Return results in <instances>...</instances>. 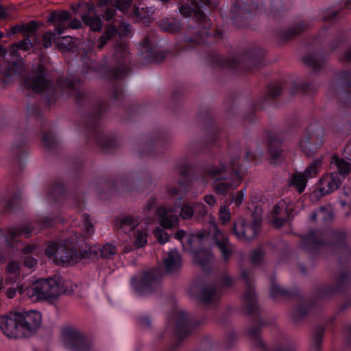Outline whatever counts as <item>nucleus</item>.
<instances>
[{"mask_svg":"<svg viewBox=\"0 0 351 351\" xmlns=\"http://www.w3.org/2000/svg\"><path fill=\"white\" fill-rule=\"evenodd\" d=\"M68 28L78 29L81 27V22L78 19H73L67 24Z\"/></svg>","mask_w":351,"mask_h":351,"instance_id":"54","label":"nucleus"},{"mask_svg":"<svg viewBox=\"0 0 351 351\" xmlns=\"http://www.w3.org/2000/svg\"><path fill=\"white\" fill-rule=\"evenodd\" d=\"M164 265L167 273L177 272L182 266L181 257L176 250H169L164 258Z\"/></svg>","mask_w":351,"mask_h":351,"instance_id":"18","label":"nucleus"},{"mask_svg":"<svg viewBox=\"0 0 351 351\" xmlns=\"http://www.w3.org/2000/svg\"><path fill=\"white\" fill-rule=\"evenodd\" d=\"M19 47V49L24 51L29 50L32 46V43L29 38H24L19 43H16Z\"/></svg>","mask_w":351,"mask_h":351,"instance_id":"47","label":"nucleus"},{"mask_svg":"<svg viewBox=\"0 0 351 351\" xmlns=\"http://www.w3.org/2000/svg\"><path fill=\"white\" fill-rule=\"evenodd\" d=\"M160 28L169 33H176L180 29V22L175 19H165L160 23Z\"/></svg>","mask_w":351,"mask_h":351,"instance_id":"29","label":"nucleus"},{"mask_svg":"<svg viewBox=\"0 0 351 351\" xmlns=\"http://www.w3.org/2000/svg\"><path fill=\"white\" fill-rule=\"evenodd\" d=\"M197 235H187L184 241H182V245L184 250L191 254L194 262H195L197 258V253L195 247V244L197 241Z\"/></svg>","mask_w":351,"mask_h":351,"instance_id":"28","label":"nucleus"},{"mask_svg":"<svg viewBox=\"0 0 351 351\" xmlns=\"http://www.w3.org/2000/svg\"><path fill=\"white\" fill-rule=\"evenodd\" d=\"M35 249H36L35 245H29L23 249V253H24L28 256L30 253L33 252Z\"/></svg>","mask_w":351,"mask_h":351,"instance_id":"61","label":"nucleus"},{"mask_svg":"<svg viewBox=\"0 0 351 351\" xmlns=\"http://www.w3.org/2000/svg\"><path fill=\"white\" fill-rule=\"evenodd\" d=\"M71 18V14L66 10H56L50 13L47 22L54 25V31L61 35L68 29V21Z\"/></svg>","mask_w":351,"mask_h":351,"instance_id":"12","label":"nucleus"},{"mask_svg":"<svg viewBox=\"0 0 351 351\" xmlns=\"http://www.w3.org/2000/svg\"><path fill=\"white\" fill-rule=\"evenodd\" d=\"M180 13L185 18L196 21L197 16V0H180Z\"/></svg>","mask_w":351,"mask_h":351,"instance_id":"21","label":"nucleus"},{"mask_svg":"<svg viewBox=\"0 0 351 351\" xmlns=\"http://www.w3.org/2000/svg\"><path fill=\"white\" fill-rule=\"evenodd\" d=\"M213 238L215 239L217 245L220 249L224 258H228L230 250L229 247L228 240L226 235L216 228L215 226H213Z\"/></svg>","mask_w":351,"mask_h":351,"instance_id":"23","label":"nucleus"},{"mask_svg":"<svg viewBox=\"0 0 351 351\" xmlns=\"http://www.w3.org/2000/svg\"><path fill=\"white\" fill-rule=\"evenodd\" d=\"M19 47L16 43L12 44L8 50H7L3 45H0V58L3 57L7 53L10 56L17 57L19 56Z\"/></svg>","mask_w":351,"mask_h":351,"instance_id":"40","label":"nucleus"},{"mask_svg":"<svg viewBox=\"0 0 351 351\" xmlns=\"http://www.w3.org/2000/svg\"><path fill=\"white\" fill-rule=\"evenodd\" d=\"M332 214L330 208L322 207L315 211L311 216L312 220L318 218L323 221H326L332 218Z\"/></svg>","mask_w":351,"mask_h":351,"instance_id":"34","label":"nucleus"},{"mask_svg":"<svg viewBox=\"0 0 351 351\" xmlns=\"http://www.w3.org/2000/svg\"><path fill=\"white\" fill-rule=\"evenodd\" d=\"M292 206L287 205L285 201H280L273 208L274 215V224L276 227L281 226L285 221L290 216Z\"/></svg>","mask_w":351,"mask_h":351,"instance_id":"15","label":"nucleus"},{"mask_svg":"<svg viewBox=\"0 0 351 351\" xmlns=\"http://www.w3.org/2000/svg\"><path fill=\"white\" fill-rule=\"evenodd\" d=\"M345 174L340 173L338 171V173L332 172L324 176L319 181L318 189L315 191V195L323 196L337 190L341 184Z\"/></svg>","mask_w":351,"mask_h":351,"instance_id":"11","label":"nucleus"},{"mask_svg":"<svg viewBox=\"0 0 351 351\" xmlns=\"http://www.w3.org/2000/svg\"><path fill=\"white\" fill-rule=\"evenodd\" d=\"M45 254L57 264L74 263L81 258V256L76 252L75 245L67 240L60 243H49Z\"/></svg>","mask_w":351,"mask_h":351,"instance_id":"2","label":"nucleus"},{"mask_svg":"<svg viewBox=\"0 0 351 351\" xmlns=\"http://www.w3.org/2000/svg\"><path fill=\"white\" fill-rule=\"evenodd\" d=\"M282 293L283 291L280 287L277 285L272 286L271 289V295L272 297H275L276 295H280Z\"/></svg>","mask_w":351,"mask_h":351,"instance_id":"57","label":"nucleus"},{"mask_svg":"<svg viewBox=\"0 0 351 351\" xmlns=\"http://www.w3.org/2000/svg\"><path fill=\"white\" fill-rule=\"evenodd\" d=\"M117 34V29L115 25H110L104 34L98 39L97 49L101 50L106 45L107 42Z\"/></svg>","mask_w":351,"mask_h":351,"instance_id":"30","label":"nucleus"},{"mask_svg":"<svg viewBox=\"0 0 351 351\" xmlns=\"http://www.w3.org/2000/svg\"><path fill=\"white\" fill-rule=\"evenodd\" d=\"M83 226L88 235H90L94 232L93 226L90 223L88 216L86 215H83Z\"/></svg>","mask_w":351,"mask_h":351,"instance_id":"45","label":"nucleus"},{"mask_svg":"<svg viewBox=\"0 0 351 351\" xmlns=\"http://www.w3.org/2000/svg\"><path fill=\"white\" fill-rule=\"evenodd\" d=\"M154 13V9L152 7H141L134 5L130 15L134 21L143 24L149 23L152 19V15Z\"/></svg>","mask_w":351,"mask_h":351,"instance_id":"19","label":"nucleus"},{"mask_svg":"<svg viewBox=\"0 0 351 351\" xmlns=\"http://www.w3.org/2000/svg\"><path fill=\"white\" fill-rule=\"evenodd\" d=\"M56 32H47L43 36V46L45 48H49L51 46L53 40L56 39Z\"/></svg>","mask_w":351,"mask_h":351,"instance_id":"41","label":"nucleus"},{"mask_svg":"<svg viewBox=\"0 0 351 351\" xmlns=\"http://www.w3.org/2000/svg\"><path fill=\"white\" fill-rule=\"evenodd\" d=\"M211 348L210 341L206 338L201 339L199 342V351H211Z\"/></svg>","mask_w":351,"mask_h":351,"instance_id":"49","label":"nucleus"},{"mask_svg":"<svg viewBox=\"0 0 351 351\" xmlns=\"http://www.w3.org/2000/svg\"><path fill=\"white\" fill-rule=\"evenodd\" d=\"M37 265V261L35 258L28 255L24 259V265L27 268H33Z\"/></svg>","mask_w":351,"mask_h":351,"instance_id":"51","label":"nucleus"},{"mask_svg":"<svg viewBox=\"0 0 351 351\" xmlns=\"http://www.w3.org/2000/svg\"><path fill=\"white\" fill-rule=\"evenodd\" d=\"M66 346L69 351H93L92 341L80 330L71 328L66 332Z\"/></svg>","mask_w":351,"mask_h":351,"instance_id":"6","label":"nucleus"},{"mask_svg":"<svg viewBox=\"0 0 351 351\" xmlns=\"http://www.w3.org/2000/svg\"><path fill=\"white\" fill-rule=\"evenodd\" d=\"M321 167V160H315L312 163L309 165L308 167L304 171V176L306 178V179L312 178L315 177L319 171Z\"/></svg>","mask_w":351,"mask_h":351,"instance_id":"33","label":"nucleus"},{"mask_svg":"<svg viewBox=\"0 0 351 351\" xmlns=\"http://www.w3.org/2000/svg\"><path fill=\"white\" fill-rule=\"evenodd\" d=\"M83 22L95 32L100 31L102 27V21L100 17L96 14L94 6L91 3L84 5V12L81 15Z\"/></svg>","mask_w":351,"mask_h":351,"instance_id":"13","label":"nucleus"},{"mask_svg":"<svg viewBox=\"0 0 351 351\" xmlns=\"http://www.w3.org/2000/svg\"><path fill=\"white\" fill-rule=\"evenodd\" d=\"M241 183L239 175L235 174L233 178L217 179L214 182V188L217 192L223 194L237 188Z\"/></svg>","mask_w":351,"mask_h":351,"instance_id":"16","label":"nucleus"},{"mask_svg":"<svg viewBox=\"0 0 351 351\" xmlns=\"http://www.w3.org/2000/svg\"><path fill=\"white\" fill-rule=\"evenodd\" d=\"M167 192L169 194L174 195L178 194V189L175 186H171L168 189Z\"/></svg>","mask_w":351,"mask_h":351,"instance_id":"63","label":"nucleus"},{"mask_svg":"<svg viewBox=\"0 0 351 351\" xmlns=\"http://www.w3.org/2000/svg\"><path fill=\"white\" fill-rule=\"evenodd\" d=\"M132 1V0H114V3L112 5L104 8V13L103 14L104 19L108 21L113 19L117 12L116 8L123 13L126 12L130 7Z\"/></svg>","mask_w":351,"mask_h":351,"instance_id":"20","label":"nucleus"},{"mask_svg":"<svg viewBox=\"0 0 351 351\" xmlns=\"http://www.w3.org/2000/svg\"><path fill=\"white\" fill-rule=\"evenodd\" d=\"M187 237L186 232L182 230H180L176 232L175 237L180 240L182 243V241H184L186 237Z\"/></svg>","mask_w":351,"mask_h":351,"instance_id":"56","label":"nucleus"},{"mask_svg":"<svg viewBox=\"0 0 351 351\" xmlns=\"http://www.w3.org/2000/svg\"><path fill=\"white\" fill-rule=\"evenodd\" d=\"M197 32L195 27H188L186 29L184 41L186 43H193L195 41Z\"/></svg>","mask_w":351,"mask_h":351,"instance_id":"43","label":"nucleus"},{"mask_svg":"<svg viewBox=\"0 0 351 351\" xmlns=\"http://www.w3.org/2000/svg\"><path fill=\"white\" fill-rule=\"evenodd\" d=\"M53 220L49 217H46L43 221V227H51L53 225Z\"/></svg>","mask_w":351,"mask_h":351,"instance_id":"62","label":"nucleus"},{"mask_svg":"<svg viewBox=\"0 0 351 351\" xmlns=\"http://www.w3.org/2000/svg\"><path fill=\"white\" fill-rule=\"evenodd\" d=\"M26 295L33 302L57 299L66 291L60 278L40 279L25 289Z\"/></svg>","mask_w":351,"mask_h":351,"instance_id":"1","label":"nucleus"},{"mask_svg":"<svg viewBox=\"0 0 351 351\" xmlns=\"http://www.w3.org/2000/svg\"><path fill=\"white\" fill-rule=\"evenodd\" d=\"M210 20L204 14L199 11V29L202 27V34H207L208 30L210 27Z\"/></svg>","mask_w":351,"mask_h":351,"instance_id":"38","label":"nucleus"},{"mask_svg":"<svg viewBox=\"0 0 351 351\" xmlns=\"http://www.w3.org/2000/svg\"><path fill=\"white\" fill-rule=\"evenodd\" d=\"M22 32L23 33V27L22 25H16L10 28V32L8 33V36H10L16 33Z\"/></svg>","mask_w":351,"mask_h":351,"instance_id":"55","label":"nucleus"},{"mask_svg":"<svg viewBox=\"0 0 351 351\" xmlns=\"http://www.w3.org/2000/svg\"><path fill=\"white\" fill-rule=\"evenodd\" d=\"M204 200L210 206H214L216 202V200L213 195H206Z\"/></svg>","mask_w":351,"mask_h":351,"instance_id":"60","label":"nucleus"},{"mask_svg":"<svg viewBox=\"0 0 351 351\" xmlns=\"http://www.w3.org/2000/svg\"><path fill=\"white\" fill-rule=\"evenodd\" d=\"M130 238L132 239L134 245L138 248L144 247L147 243V234L139 226L130 234Z\"/></svg>","mask_w":351,"mask_h":351,"instance_id":"26","label":"nucleus"},{"mask_svg":"<svg viewBox=\"0 0 351 351\" xmlns=\"http://www.w3.org/2000/svg\"><path fill=\"white\" fill-rule=\"evenodd\" d=\"M132 284L135 291L141 296H146L161 290V285L156 271L143 273L139 278H133Z\"/></svg>","mask_w":351,"mask_h":351,"instance_id":"3","label":"nucleus"},{"mask_svg":"<svg viewBox=\"0 0 351 351\" xmlns=\"http://www.w3.org/2000/svg\"><path fill=\"white\" fill-rule=\"evenodd\" d=\"M313 344H314V347L315 348V349L319 348V347L321 344V337L320 336H317L315 337Z\"/></svg>","mask_w":351,"mask_h":351,"instance_id":"64","label":"nucleus"},{"mask_svg":"<svg viewBox=\"0 0 351 351\" xmlns=\"http://www.w3.org/2000/svg\"><path fill=\"white\" fill-rule=\"evenodd\" d=\"M263 256V253L261 252V250H256V251H254L252 254V261L253 262H257Z\"/></svg>","mask_w":351,"mask_h":351,"instance_id":"58","label":"nucleus"},{"mask_svg":"<svg viewBox=\"0 0 351 351\" xmlns=\"http://www.w3.org/2000/svg\"><path fill=\"white\" fill-rule=\"evenodd\" d=\"M22 27L23 36L29 38L34 35L38 28V24L35 21H31L27 24H23Z\"/></svg>","mask_w":351,"mask_h":351,"instance_id":"37","label":"nucleus"},{"mask_svg":"<svg viewBox=\"0 0 351 351\" xmlns=\"http://www.w3.org/2000/svg\"><path fill=\"white\" fill-rule=\"evenodd\" d=\"M114 226L123 232L131 234L139 224L132 216H123L115 220Z\"/></svg>","mask_w":351,"mask_h":351,"instance_id":"22","label":"nucleus"},{"mask_svg":"<svg viewBox=\"0 0 351 351\" xmlns=\"http://www.w3.org/2000/svg\"><path fill=\"white\" fill-rule=\"evenodd\" d=\"M244 300L246 305L252 307L256 302V297L254 291H249L244 296Z\"/></svg>","mask_w":351,"mask_h":351,"instance_id":"48","label":"nucleus"},{"mask_svg":"<svg viewBox=\"0 0 351 351\" xmlns=\"http://www.w3.org/2000/svg\"><path fill=\"white\" fill-rule=\"evenodd\" d=\"M324 131L322 128L310 129L300 139L298 147L306 155H311L322 147L324 142Z\"/></svg>","mask_w":351,"mask_h":351,"instance_id":"4","label":"nucleus"},{"mask_svg":"<svg viewBox=\"0 0 351 351\" xmlns=\"http://www.w3.org/2000/svg\"><path fill=\"white\" fill-rule=\"evenodd\" d=\"M43 141V143L47 147L53 146L56 143L57 141L55 136L50 132L44 135Z\"/></svg>","mask_w":351,"mask_h":351,"instance_id":"46","label":"nucleus"},{"mask_svg":"<svg viewBox=\"0 0 351 351\" xmlns=\"http://www.w3.org/2000/svg\"><path fill=\"white\" fill-rule=\"evenodd\" d=\"M176 208H162L159 210V221L164 228H171L178 226L179 218Z\"/></svg>","mask_w":351,"mask_h":351,"instance_id":"17","label":"nucleus"},{"mask_svg":"<svg viewBox=\"0 0 351 351\" xmlns=\"http://www.w3.org/2000/svg\"><path fill=\"white\" fill-rule=\"evenodd\" d=\"M245 193L241 190L239 191L234 197H232V202L234 203L237 206H240L244 201Z\"/></svg>","mask_w":351,"mask_h":351,"instance_id":"50","label":"nucleus"},{"mask_svg":"<svg viewBox=\"0 0 351 351\" xmlns=\"http://www.w3.org/2000/svg\"><path fill=\"white\" fill-rule=\"evenodd\" d=\"M306 182L307 179L303 173H296L292 176L290 184L294 186L299 193H302L306 187Z\"/></svg>","mask_w":351,"mask_h":351,"instance_id":"31","label":"nucleus"},{"mask_svg":"<svg viewBox=\"0 0 351 351\" xmlns=\"http://www.w3.org/2000/svg\"><path fill=\"white\" fill-rule=\"evenodd\" d=\"M112 60L114 65L112 71L113 77L117 79L123 77L128 72L130 62V53L125 45L121 43L114 46Z\"/></svg>","mask_w":351,"mask_h":351,"instance_id":"5","label":"nucleus"},{"mask_svg":"<svg viewBox=\"0 0 351 351\" xmlns=\"http://www.w3.org/2000/svg\"><path fill=\"white\" fill-rule=\"evenodd\" d=\"M117 250L114 245L107 243L99 250L100 256L103 258L112 259L117 254Z\"/></svg>","mask_w":351,"mask_h":351,"instance_id":"32","label":"nucleus"},{"mask_svg":"<svg viewBox=\"0 0 351 351\" xmlns=\"http://www.w3.org/2000/svg\"><path fill=\"white\" fill-rule=\"evenodd\" d=\"M154 235L158 242L162 244L167 243L169 239V234L160 228H158L155 230Z\"/></svg>","mask_w":351,"mask_h":351,"instance_id":"42","label":"nucleus"},{"mask_svg":"<svg viewBox=\"0 0 351 351\" xmlns=\"http://www.w3.org/2000/svg\"><path fill=\"white\" fill-rule=\"evenodd\" d=\"M17 312L23 338L32 336L40 325V313L36 311Z\"/></svg>","mask_w":351,"mask_h":351,"instance_id":"7","label":"nucleus"},{"mask_svg":"<svg viewBox=\"0 0 351 351\" xmlns=\"http://www.w3.org/2000/svg\"><path fill=\"white\" fill-rule=\"evenodd\" d=\"M260 230L258 221L247 223L243 219H239L233 224V231L237 238L243 242H249L255 238Z\"/></svg>","mask_w":351,"mask_h":351,"instance_id":"10","label":"nucleus"},{"mask_svg":"<svg viewBox=\"0 0 351 351\" xmlns=\"http://www.w3.org/2000/svg\"><path fill=\"white\" fill-rule=\"evenodd\" d=\"M218 298L215 289L213 285L201 287L199 290V302L207 304L215 301Z\"/></svg>","mask_w":351,"mask_h":351,"instance_id":"25","label":"nucleus"},{"mask_svg":"<svg viewBox=\"0 0 351 351\" xmlns=\"http://www.w3.org/2000/svg\"><path fill=\"white\" fill-rule=\"evenodd\" d=\"M228 206L221 205L219 210V217L223 224L227 223L231 219V213Z\"/></svg>","mask_w":351,"mask_h":351,"instance_id":"36","label":"nucleus"},{"mask_svg":"<svg viewBox=\"0 0 351 351\" xmlns=\"http://www.w3.org/2000/svg\"><path fill=\"white\" fill-rule=\"evenodd\" d=\"M16 291H18L20 293H23V287L21 286H19L17 287V289H14V288L8 289V291H7V296H8V298H13L15 296V295H16Z\"/></svg>","mask_w":351,"mask_h":351,"instance_id":"53","label":"nucleus"},{"mask_svg":"<svg viewBox=\"0 0 351 351\" xmlns=\"http://www.w3.org/2000/svg\"><path fill=\"white\" fill-rule=\"evenodd\" d=\"M193 208L191 206L186 204L181 208L180 215L183 219H189L193 216Z\"/></svg>","mask_w":351,"mask_h":351,"instance_id":"44","label":"nucleus"},{"mask_svg":"<svg viewBox=\"0 0 351 351\" xmlns=\"http://www.w3.org/2000/svg\"><path fill=\"white\" fill-rule=\"evenodd\" d=\"M213 255L208 250H199V271H207L210 269L213 262Z\"/></svg>","mask_w":351,"mask_h":351,"instance_id":"27","label":"nucleus"},{"mask_svg":"<svg viewBox=\"0 0 351 351\" xmlns=\"http://www.w3.org/2000/svg\"><path fill=\"white\" fill-rule=\"evenodd\" d=\"M25 84L29 88L36 92H43L46 94H51L54 92L53 88L45 77V73L42 66H39L36 71L25 79Z\"/></svg>","mask_w":351,"mask_h":351,"instance_id":"9","label":"nucleus"},{"mask_svg":"<svg viewBox=\"0 0 351 351\" xmlns=\"http://www.w3.org/2000/svg\"><path fill=\"white\" fill-rule=\"evenodd\" d=\"M33 230L30 229L28 226H21V227H15L11 228L7 230L6 235H4L1 230L0 229V241L5 237V240L8 243L10 242V240L14 239L16 237L24 236L25 237H28Z\"/></svg>","mask_w":351,"mask_h":351,"instance_id":"24","label":"nucleus"},{"mask_svg":"<svg viewBox=\"0 0 351 351\" xmlns=\"http://www.w3.org/2000/svg\"><path fill=\"white\" fill-rule=\"evenodd\" d=\"M339 202L343 207L348 206L351 209V187H344Z\"/></svg>","mask_w":351,"mask_h":351,"instance_id":"35","label":"nucleus"},{"mask_svg":"<svg viewBox=\"0 0 351 351\" xmlns=\"http://www.w3.org/2000/svg\"><path fill=\"white\" fill-rule=\"evenodd\" d=\"M139 324L141 327L144 328H148L151 326V320L147 316H143L139 318Z\"/></svg>","mask_w":351,"mask_h":351,"instance_id":"52","label":"nucleus"},{"mask_svg":"<svg viewBox=\"0 0 351 351\" xmlns=\"http://www.w3.org/2000/svg\"><path fill=\"white\" fill-rule=\"evenodd\" d=\"M0 329L9 338H23L18 312L10 311L5 315H0Z\"/></svg>","mask_w":351,"mask_h":351,"instance_id":"8","label":"nucleus"},{"mask_svg":"<svg viewBox=\"0 0 351 351\" xmlns=\"http://www.w3.org/2000/svg\"><path fill=\"white\" fill-rule=\"evenodd\" d=\"M8 273L11 276L10 280H14L19 274V265L15 261L9 263L7 269Z\"/></svg>","mask_w":351,"mask_h":351,"instance_id":"39","label":"nucleus"},{"mask_svg":"<svg viewBox=\"0 0 351 351\" xmlns=\"http://www.w3.org/2000/svg\"><path fill=\"white\" fill-rule=\"evenodd\" d=\"M114 3V0H99L98 5L100 7L108 8L110 5H112Z\"/></svg>","mask_w":351,"mask_h":351,"instance_id":"59","label":"nucleus"},{"mask_svg":"<svg viewBox=\"0 0 351 351\" xmlns=\"http://www.w3.org/2000/svg\"><path fill=\"white\" fill-rule=\"evenodd\" d=\"M343 155L344 158L332 157L331 163L336 167L340 173H348L351 171V141L344 148Z\"/></svg>","mask_w":351,"mask_h":351,"instance_id":"14","label":"nucleus"}]
</instances>
